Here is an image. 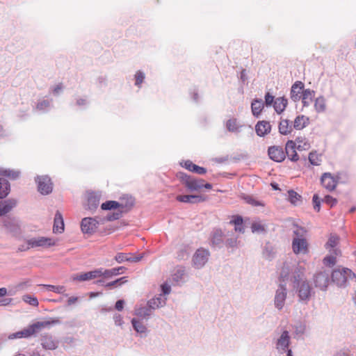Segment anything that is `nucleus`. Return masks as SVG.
Listing matches in <instances>:
<instances>
[{
	"label": "nucleus",
	"instance_id": "obj_41",
	"mask_svg": "<svg viewBox=\"0 0 356 356\" xmlns=\"http://www.w3.org/2000/svg\"><path fill=\"white\" fill-rule=\"evenodd\" d=\"M20 172L18 170L0 168V175L8 177L10 179H16L19 177Z\"/></svg>",
	"mask_w": 356,
	"mask_h": 356
},
{
	"label": "nucleus",
	"instance_id": "obj_60",
	"mask_svg": "<svg viewBox=\"0 0 356 356\" xmlns=\"http://www.w3.org/2000/svg\"><path fill=\"white\" fill-rule=\"evenodd\" d=\"M63 86L62 83H58L56 86L51 88V90L54 95H58L63 90Z\"/></svg>",
	"mask_w": 356,
	"mask_h": 356
},
{
	"label": "nucleus",
	"instance_id": "obj_58",
	"mask_svg": "<svg viewBox=\"0 0 356 356\" xmlns=\"http://www.w3.org/2000/svg\"><path fill=\"white\" fill-rule=\"evenodd\" d=\"M312 200L314 210L318 212L321 209V200L318 198V195H314Z\"/></svg>",
	"mask_w": 356,
	"mask_h": 356
},
{
	"label": "nucleus",
	"instance_id": "obj_34",
	"mask_svg": "<svg viewBox=\"0 0 356 356\" xmlns=\"http://www.w3.org/2000/svg\"><path fill=\"white\" fill-rule=\"evenodd\" d=\"M338 242L339 237L336 235H331L326 243V248L328 249L330 252H333L335 255H339L340 254V251L336 248Z\"/></svg>",
	"mask_w": 356,
	"mask_h": 356
},
{
	"label": "nucleus",
	"instance_id": "obj_8",
	"mask_svg": "<svg viewBox=\"0 0 356 356\" xmlns=\"http://www.w3.org/2000/svg\"><path fill=\"white\" fill-rule=\"evenodd\" d=\"M27 249L36 248H49L56 244V241L52 238L40 236L31 238L26 240Z\"/></svg>",
	"mask_w": 356,
	"mask_h": 356
},
{
	"label": "nucleus",
	"instance_id": "obj_33",
	"mask_svg": "<svg viewBox=\"0 0 356 356\" xmlns=\"http://www.w3.org/2000/svg\"><path fill=\"white\" fill-rule=\"evenodd\" d=\"M64 230V222L61 213L56 212L54 218L53 231L55 233H61Z\"/></svg>",
	"mask_w": 356,
	"mask_h": 356
},
{
	"label": "nucleus",
	"instance_id": "obj_18",
	"mask_svg": "<svg viewBox=\"0 0 356 356\" xmlns=\"http://www.w3.org/2000/svg\"><path fill=\"white\" fill-rule=\"evenodd\" d=\"M321 181L323 186L329 191H333L337 186V181L329 172L324 173L321 177Z\"/></svg>",
	"mask_w": 356,
	"mask_h": 356
},
{
	"label": "nucleus",
	"instance_id": "obj_39",
	"mask_svg": "<svg viewBox=\"0 0 356 356\" xmlns=\"http://www.w3.org/2000/svg\"><path fill=\"white\" fill-rule=\"evenodd\" d=\"M151 308L147 305V307H141L135 309V314L140 318L147 319L152 314Z\"/></svg>",
	"mask_w": 356,
	"mask_h": 356
},
{
	"label": "nucleus",
	"instance_id": "obj_62",
	"mask_svg": "<svg viewBox=\"0 0 356 356\" xmlns=\"http://www.w3.org/2000/svg\"><path fill=\"white\" fill-rule=\"evenodd\" d=\"M161 291H162V296L163 295H168L171 291V287L168 284L164 283L161 285Z\"/></svg>",
	"mask_w": 356,
	"mask_h": 356
},
{
	"label": "nucleus",
	"instance_id": "obj_32",
	"mask_svg": "<svg viewBox=\"0 0 356 356\" xmlns=\"http://www.w3.org/2000/svg\"><path fill=\"white\" fill-rule=\"evenodd\" d=\"M309 123V118L303 115H298L293 122V127L296 130L304 129Z\"/></svg>",
	"mask_w": 356,
	"mask_h": 356
},
{
	"label": "nucleus",
	"instance_id": "obj_30",
	"mask_svg": "<svg viewBox=\"0 0 356 356\" xmlns=\"http://www.w3.org/2000/svg\"><path fill=\"white\" fill-rule=\"evenodd\" d=\"M288 104V100L285 97H277L275 99L273 108L278 113H282L286 108Z\"/></svg>",
	"mask_w": 356,
	"mask_h": 356
},
{
	"label": "nucleus",
	"instance_id": "obj_59",
	"mask_svg": "<svg viewBox=\"0 0 356 356\" xmlns=\"http://www.w3.org/2000/svg\"><path fill=\"white\" fill-rule=\"evenodd\" d=\"M145 79V74L140 71H138L136 74V85L139 86Z\"/></svg>",
	"mask_w": 356,
	"mask_h": 356
},
{
	"label": "nucleus",
	"instance_id": "obj_63",
	"mask_svg": "<svg viewBox=\"0 0 356 356\" xmlns=\"http://www.w3.org/2000/svg\"><path fill=\"white\" fill-rule=\"evenodd\" d=\"M114 321L116 325H122L123 323L122 317L120 314H115L114 316Z\"/></svg>",
	"mask_w": 356,
	"mask_h": 356
},
{
	"label": "nucleus",
	"instance_id": "obj_50",
	"mask_svg": "<svg viewBox=\"0 0 356 356\" xmlns=\"http://www.w3.org/2000/svg\"><path fill=\"white\" fill-rule=\"evenodd\" d=\"M22 300L24 302L31 306L38 307L39 305L38 299L35 297L31 296L30 295H24L22 296Z\"/></svg>",
	"mask_w": 356,
	"mask_h": 356
},
{
	"label": "nucleus",
	"instance_id": "obj_15",
	"mask_svg": "<svg viewBox=\"0 0 356 356\" xmlns=\"http://www.w3.org/2000/svg\"><path fill=\"white\" fill-rule=\"evenodd\" d=\"M268 156L270 159L276 162H282L285 159V152L280 146H271L268 149Z\"/></svg>",
	"mask_w": 356,
	"mask_h": 356
},
{
	"label": "nucleus",
	"instance_id": "obj_23",
	"mask_svg": "<svg viewBox=\"0 0 356 356\" xmlns=\"http://www.w3.org/2000/svg\"><path fill=\"white\" fill-rule=\"evenodd\" d=\"M17 205V200L15 199H8L0 202V216L9 213Z\"/></svg>",
	"mask_w": 356,
	"mask_h": 356
},
{
	"label": "nucleus",
	"instance_id": "obj_54",
	"mask_svg": "<svg viewBox=\"0 0 356 356\" xmlns=\"http://www.w3.org/2000/svg\"><path fill=\"white\" fill-rule=\"evenodd\" d=\"M263 255L266 259L270 260L274 255L272 248L266 245L263 251Z\"/></svg>",
	"mask_w": 356,
	"mask_h": 356
},
{
	"label": "nucleus",
	"instance_id": "obj_14",
	"mask_svg": "<svg viewBox=\"0 0 356 356\" xmlns=\"http://www.w3.org/2000/svg\"><path fill=\"white\" fill-rule=\"evenodd\" d=\"M41 345L45 350H55L58 346V341L52 335L45 333L41 336Z\"/></svg>",
	"mask_w": 356,
	"mask_h": 356
},
{
	"label": "nucleus",
	"instance_id": "obj_45",
	"mask_svg": "<svg viewBox=\"0 0 356 356\" xmlns=\"http://www.w3.org/2000/svg\"><path fill=\"white\" fill-rule=\"evenodd\" d=\"M226 127L229 131L238 132L239 131V128L241 127V126L238 125L237 120L233 118L229 119L227 121Z\"/></svg>",
	"mask_w": 356,
	"mask_h": 356
},
{
	"label": "nucleus",
	"instance_id": "obj_25",
	"mask_svg": "<svg viewBox=\"0 0 356 356\" xmlns=\"http://www.w3.org/2000/svg\"><path fill=\"white\" fill-rule=\"evenodd\" d=\"M167 298L162 296V294H160L159 296L150 299L147 302V305L151 308L153 312L156 309L159 307H162L165 305Z\"/></svg>",
	"mask_w": 356,
	"mask_h": 356
},
{
	"label": "nucleus",
	"instance_id": "obj_26",
	"mask_svg": "<svg viewBox=\"0 0 356 356\" xmlns=\"http://www.w3.org/2000/svg\"><path fill=\"white\" fill-rule=\"evenodd\" d=\"M271 126L267 121H259L255 126V131L259 136H264L270 133Z\"/></svg>",
	"mask_w": 356,
	"mask_h": 356
},
{
	"label": "nucleus",
	"instance_id": "obj_48",
	"mask_svg": "<svg viewBox=\"0 0 356 356\" xmlns=\"http://www.w3.org/2000/svg\"><path fill=\"white\" fill-rule=\"evenodd\" d=\"M51 104V100L42 99L38 103L36 108L40 111H45L50 108Z\"/></svg>",
	"mask_w": 356,
	"mask_h": 356
},
{
	"label": "nucleus",
	"instance_id": "obj_5",
	"mask_svg": "<svg viewBox=\"0 0 356 356\" xmlns=\"http://www.w3.org/2000/svg\"><path fill=\"white\" fill-rule=\"evenodd\" d=\"M290 343L291 336L287 330L282 331L280 335L274 339L275 350L280 355L286 354V356H293Z\"/></svg>",
	"mask_w": 356,
	"mask_h": 356
},
{
	"label": "nucleus",
	"instance_id": "obj_10",
	"mask_svg": "<svg viewBox=\"0 0 356 356\" xmlns=\"http://www.w3.org/2000/svg\"><path fill=\"white\" fill-rule=\"evenodd\" d=\"M287 294L288 291L286 285L283 284H279L274 296V306L277 310L281 311L284 308Z\"/></svg>",
	"mask_w": 356,
	"mask_h": 356
},
{
	"label": "nucleus",
	"instance_id": "obj_37",
	"mask_svg": "<svg viewBox=\"0 0 356 356\" xmlns=\"http://www.w3.org/2000/svg\"><path fill=\"white\" fill-rule=\"evenodd\" d=\"M229 224L234 225L235 232L241 234L245 232V227L243 225V218L241 216H234V218L229 221Z\"/></svg>",
	"mask_w": 356,
	"mask_h": 356
},
{
	"label": "nucleus",
	"instance_id": "obj_20",
	"mask_svg": "<svg viewBox=\"0 0 356 356\" xmlns=\"http://www.w3.org/2000/svg\"><path fill=\"white\" fill-rule=\"evenodd\" d=\"M176 200L180 202L195 204L205 201V197L199 195H179Z\"/></svg>",
	"mask_w": 356,
	"mask_h": 356
},
{
	"label": "nucleus",
	"instance_id": "obj_42",
	"mask_svg": "<svg viewBox=\"0 0 356 356\" xmlns=\"http://www.w3.org/2000/svg\"><path fill=\"white\" fill-rule=\"evenodd\" d=\"M314 109L317 113H323L326 110L325 99L323 96L316 98L314 101Z\"/></svg>",
	"mask_w": 356,
	"mask_h": 356
},
{
	"label": "nucleus",
	"instance_id": "obj_27",
	"mask_svg": "<svg viewBox=\"0 0 356 356\" xmlns=\"http://www.w3.org/2000/svg\"><path fill=\"white\" fill-rule=\"evenodd\" d=\"M293 126L291 125L290 121L287 119H281L279 125H278V129L279 133L282 135H289L293 131Z\"/></svg>",
	"mask_w": 356,
	"mask_h": 356
},
{
	"label": "nucleus",
	"instance_id": "obj_36",
	"mask_svg": "<svg viewBox=\"0 0 356 356\" xmlns=\"http://www.w3.org/2000/svg\"><path fill=\"white\" fill-rule=\"evenodd\" d=\"M223 234L221 230L216 229L213 232L211 237V245L220 248L223 244Z\"/></svg>",
	"mask_w": 356,
	"mask_h": 356
},
{
	"label": "nucleus",
	"instance_id": "obj_28",
	"mask_svg": "<svg viewBox=\"0 0 356 356\" xmlns=\"http://www.w3.org/2000/svg\"><path fill=\"white\" fill-rule=\"evenodd\" d=\"M315 96V92L311 89H305L301 95L302 106L304 107L309 106L312 102Z\"/></svg>",
	"mask_w": 356,
	"mask_h": 356
},
{
	"label": "nucleus",
	"instance_id": "obj_55",
	"mask_svg": "<svg viewBox=\"0 0 356 356\" xmlns=\"http://www.w3.org/2000/svg\"><path fill=\"white\" fill-rule=\"evenodd\" d=\"M245 200L247 203H248L252 206H255V207L264 206V204L261 202L255 200L253 197L250 196V195H248L247 197H245Z\"/></svg>",
	"mask_w": 356,
	"mask_h": 356
},
{
	"label": "nucleus",
	"instance_id": "obj_17",
	"mask_svg": "<svg viewBox=\"0 0 356 356\" xmlns=\"http://www.w3.org/2000/svg\"><path fill=\"white\" fill-rule=\"evenodd\" d=\"M102 277V270L97 268L94 270L81 273L73 277L74 280L87 281Z\"/></svg>",
	"mask_w": 356,
	"mask_h": 356
},
{
	"label": "nucleus",
	"instance_id": "obj_21",
	"mask_svg": "<svg viewBox=\"0 0 356 356\" xmlns=\"http://www.w3.org/2000/svg\"><path fill=\"white\" fill-rule=\"evenodd\" d=\"M143 258V254H139L137 257L132 256L131 253L119 252L115 257V260L121 264L124 261L129 262H138Z\"/></svg>",
	"mask_w": 356,
	"mask_h": 356
},
{
	"label": "nucleus",
	"instance_id": "obj_47",
	"mask_svg": "<svg viewBox=\"0 0 356 356\" xmlns=\"http://www.w3.org/2000/svg\"><path fill=\"white\" fill-rule=\"evenodd\" d=\"M289 200L291 204L298 205L301 202V196L294 191H289Z\"/></svg>",
	"mask_w": 356,
	"mask_h": 356
},
{
	"label": "nucleus",
	"instance_id": "obj_52",
	"mask_svg": "<svg viewBox=\"0 0 356 356\" xmlns=\"http://www.w3.org/2000/svg\"><path fill=\"white\" fill-rule=\"evenodd\" d=\"M309 161L313 165H318L321 163V156L316 152H311L309 154Z\"/></svg>",
	"mask_w": 356,
	"mask_h": 356
},
{
	"label": "nucleus",
	"instance_id": "obj_40",
	"mask_svg": "<svg viewBox=\"0 0 356 356\" xmlns=\"http://www.w3.org/2000/svg\"><path fill=\"white\" fill-rule=\"evenodd\" d=\"M10 193V184L8 180L0 178V199L6 197Z\"/></svg>",
	"mask_w": 356,
	"mask_h": 356
},
{
	"label": "nucleus",
	"instance_id": "obj_24",
	"mask_svg": "<svg viewBox=\"0 0 356 356\" xmlns=\"http://www.w3.org/2000/svg\"><path fill=\"white\" fill-rule=\"evenodd\" d=\"M100 195L97 193H89L87 199V209L94 211L99 204Z\"/></svg>",
	"mask_w": 356,
	"mask_h": 356
},
{
	"label": "nucleus",
	"instance_id": "obj_4",
	"mask_svg": "<svg viewBox=\"0 0 356 356\" xmlns=\"http://www.w3.org/2000/svg\"><path fill=\"white\" fill-rule=\"evenodd\" d=\"M332 281L339 287H346L349 282H356L355 274L348 268L334 269L331 275Z\"/></svg>",
	"mask_w": 356,
	"mask_h": 356
},
{
	"label": "nucleus",
	"instance_id": "obj_11",
	"mask_svg": "<svg viewBox=\"0 0 356 356\" xmlns=\"http://www.w3.org/2000/svg\"><path fill=\"white\" fill-rule=\"evenodd\" d=\"M102 222V219L97 220L95 218H84L81 220V228L84 234H92L96 232L99 225Z\"/></svg>",
	"mask_w": 356,
	"mask_h": 356
},
{
	"label": "nucleus",
	"instance_id": "obj_35",
	"mask_svg": "<svg viewBox=\"0 0 356 356\" xmlns=\"http://www.w3.org/2000/svg\"><path fill=\"white\" fill-rule=\"evenodd\" d=\"M264 108V103L261 99H255L252 102L251 109L252 115L258 118Z\"/></svg>",
	"mask_w": 356,
	"mask_h": 356
},
{
	"label": "nucleus",
	"instance_id": "obj_44",
	"mask_svg": "<svg viewBox=\"0 0 356 356\" xmlns=\"http://www.w3.org/2000/svg\"><path fill=\"white\" fill-rule=\"evenodd\" d=\"M40 286L45 288L48 291H53L58 294H63L66 291V289L64 286H55L51 284H41Z\"/></svg>",
	"mask_w": 356,
	"mask_h": 356
},
{
	"label": "nucleus",
	"instance_id": "obj_46",
	"mask_svg": "<svg viewBox=\"0 0 356 356\" xmlns=\"http://www.w3.org/2000/svg\"><path fill=\"white\" fill-rule=\"evenodd\" d=\"M293 333L296 337L302 336L306 330V325L304 323L298 322L293 326Z\"/></svg>",
	"mask_w": 356,
	"mask_h": 356
},
{
	"label": "nucleus",
	"instance_id": "obj_61",
	"mask_svg": "<svg viewBox=\"0 0 356 356\" xmlns=\"http://www.w3.org/2000/svg\"><path fill=\"white\" fill-rule=\"evenodd\" d=\"M274 97L271 95L269 92L266 93L265 95V104L267 106H271L273 104H274Z\"/></svg>",
	"mask_w": 356,
	"mask_h": 356
},
{
	"label": "nucleus",
	"instance_id": "obj_57",
	"mask_svg": "<svg viewBox=\"0 0 356 356\" xmlns=\"http://www.w3.org/2000/svg\"><path fill=\"white\" fill-rule=\"evenodd\" d=\"M323 202L326 203L330 207H332L333 206H334L337 204V200L330 195H326L324 197Z\"/></svg>",
	"mask_w": 356,
	"mask_h": 356
},
{
	"label": "nucleus",
	"instance_id": "obj_31",
	"mask_svg": "<svg viewBox=\"0 0 356 356\" xmlns=\"http://www.w3.org/2000/svg\"><path fill=\"white\" fill-rule=\"evenodd\" d=\"M125 268L123 266L113 268L111 269H104L103 268H100V270H102V277H104L105 278H111L113 276L120 275L122 273L121 270H123Z\"/></svg>",
	"mask_w": 356,
	"mask_h": 356
},
{
	"label": "nucleus",
	"instance_id": "obj_56",
	"mask_svg": "<svg viewBox=\"0 0 356 356\" xmlns=\"http://www.w3.org/2000/svg\"><path fill=\"white\" fill-rule=\"evenodd\" d=\"M226 246L229 248H235L237 247L238 241L236 237L227 238L225 242Z\"/></svg>",
	"mask_w": 356,
	"mask_h": 356
},
{
	"label": "nucleus",
	"instance_id": "obj_12",
	"mask_svg": "<svg viewBox=\"0 0 356 356\" xmlns=\"http://www.w3.org/2000/svg\"><path fill=\"white\" fill-rule=\"evenodd\" d=\"M38 183V191L42 195H48L51 193L53 186L50 178L47 176H38L35 178Z\"/></svg>",
	"mask_w": 356,
	"mask_h": 356
},
{
	"label": "nucleus",
	"instance_id": "obj_1",
	"mask_svg": "<svg viewBox=\"0 0 356 356\" xmlns=\"http://www.w3.org/2000/svg\"><path fill=\"white\" fill-rule=\"evenodd\" d=\"M305 267L300 263L290 266L284 263L280 276L284 280H290L292 287L296 291L300 301L307 302L312 296V287L309 282L304 279Z\"/></svg>",
	"mask_w": 356,
	"mask_h": 356
},
{
	"label": "nucleus",
	"instance_id": "obj_6",
	"mask_svg": "<svg viewBox=\"0 0 356 356\" xmlns=\"http://www.w3.org/2000/svg\"><path fill=\"white\" fill-rule=\"evenodd\" d=\"M101 208L102 210H114L111 214H109L107 216V220L112 221L121 218L124 206L116 201L109 200L104 202L101 205Z\"/></svg>",
	"mask_w": 356,
	"mask_h": 356
},
{
	"label": "nucleus",
	"instance_id": "obj_9",
	"mask_svg": "<svg viewBox=\"0 0 356 356\" xmlns=\"http://www.w3.org/2000/svg\"><path fill=\"white\" fill-rule=\"evenodd\" d=\"M210 256V252L204 248L197 249L193 256L192 264L197 269L203 268L207 263Z\"/></svg>",
	"mask_w": 356,
	"mask_h": 356
},
{
	"label": "nucleus",
	"instance_id": "obj_19",
	"mask_svg": "<svg viewBox=\"0 0 356 356\" xmlns=\"http://www.w3.org/2000/svg\"><path fill=\"white\" fill-rule=\"evenodd\" d=\"M304 86V83L300 81H296L293 84L291 90V99L293 102H298L301 99V95L305 90Z\"/></svg>",
	"mask_w": 356,
	"mask_h": 356
},
{
	"label": "nucleus",
	"instance_id": "obj_7",
	"mask_svg": "<svg viewBox=\"0 0 356 356\" xmlns=\"http://www.w3.org/2000/svg\"><path fill=\"white\" fill-rule=\"evenodd\" d=\"M179 178L182 184L191 192L198 191L203 188V182L204 181L202 179H197L183 172L179 173Z\"/></svg>",
	"mask_w": 356,
	"mask_h": 356
},
{
	"label": "nucleus",
	"instance_id": "obj_53",
	"mask_svg": "<svg viewBox=\"0 0 356 356\" xmlns=\"http://www.w3.org/2000/svg\"><path fill=\"white\" fill-rule=\"evenodd\" d=\"M336 256L333 252H332L331 254L329 256H327L323 259V263L325 266H328L330 267L333 266L336 262Z\"/></svg>",
	"mask_w": 356,
	"mask_h": 356
},
{
	"label": "nucleus",
	"instance_id": "obj_13",
	"mask_svg": "<svg viewBox=\"0 0 356 356\" xmlns=\"http://www.w3.org/2000/svg\"><path fill=\"white\" fill-rule=\"evenodd\" d=\"M330 282V273L327 271H321L314 276V283L316 287L322 290L325 289Z\"/></svg>",
	"mask_w": 356,
	"mask_h": 356
},
{
	"label": "nucleus",
	"instance_id": "obj_29",
	"mask_svg": "<svg viewBox=\"0 0 356 356\" xmlns=\"http://www.w3.org/2000/svg\"><path fill=\"white\" fill-rule=\"evenodd\" d=\"M183 166L188 170L195 172L198 175H204L207 172L206 168L194 164L190 160H187V161H184V164Z\"/></svg>",
	"mask_w": 356,
	"mask_h": 356
},
{
	"label": "nucleus",
	"instance_id": "obj_2",
	"mask_svg": "<svg viewBox=\"0 0 356 356\" xmlns=\"http://www.w3.org/2000/svg\"><path fill=\"white\" fill-rule=\"evenodd\" d=\"M307 231L302 227L295 226L293 230L292 250L295 254H307L309 243L305 238Z\"/></svg>",
	"mask_w": 356,
	"mask_h": 356
},
{
	"label": "nucleus",
	"instance_id": "obj_64",
	"mask_svg": "<svg viewBox=\"0 0 356 356\" xmlns=\"http://www.w3.org/2000/svg\"><path fill=\"white\" fill-rule=\"evenodd\" d=\"M124 301L123 300H119L115 303V309L118 311L122 310L124 307Z\"/></svg>",
	"mask_w": 356,
	"mask_h": 356
},
{
	"label": "nucleus",
	"instance_id": "obj_22",
	"mask_svg": "<svg viewBox=\"0 0 356 356\" xmlns=\"http://www.w3.org/2000/svg\"><path fill=\"white\" fill-rule=\"evenodd\" d=\"M296 144L293 140H288L285 147V156L287 155L288 158L292 161H296L299 157L296 151Z\"/></svg>",
	"mask_w": 356,
	"mask_h": 356
},
{
	"label": "nucleus",
	"instance_id": "obj_49",
	"mask_svg": "<svg viewBox=\"0 0 356 356\" xmlns=\"http://www.w3.org/2000/svg\"><path fill=\"white\" fill-rule=\"evenodd\" d=\"M127 282V280L126 279V277H120L115 281H113V282L106 284L105 288L109 289H111L112 287H115L117 286H120L124 283H126Z\"/></svg>",
	"mask_w": 356,
	"mask_h": 356
},
{
	"label": "nucleus",
	"instance_id": "obj_51",
	"mask_svg": "<svg viewBox=\"0 0 356 356\" xmlns=\"http://www.w3.org/2000/svg\"><path fill=\"white\" fill-rule=\"evenodd\" d=\"M251 230L253 233H262L265 232V226L261 222H253L251 226Z\"/></svg>",
	"mask_w": 356,
	"mask_h": 356
},
{
	"label": "nucleus",
	"instance_id": "obj_38",
	"mask_svg": "<svg viewBox=\"0 0 356 356\" xmlns=\"http://www.w3.org/2000/svg\"><path fill=\"white\" fill-rule=\"evenodd\" d=\"M3 224L4 227L10 232H15L18 229V225L15 218L7 217L3 219Z\"/></svg>",
	"mask_w": 356,
	"mask_h": 356
},
{
	"label": "nucleus",
	"instance_id": "obj_43",
	"mask_svg": "<svg viewBox=\"0 0 356 356\" xmlns=\"http://www.w3.org/2000/svg\"><path fill=\"white\" fill-rule=\"evenodd\" d=\"M131 324L134 329L139 334H145L147 331V327L143 323V322L136 318H133L131 320Z\"/></svg>",
	"mask_w": 356,
	"mask_h": 356
},
{
	"label": "nucleus",
	"instance_id": "obj_16",
	"mask_svg": "<svg viewBox=\"0 0 356 356\" xmlns=\"http://www.w3.org/2000/svg\"><path fill=\"white\" fill-rule=\"evenodd\" d=\"M186 269L183 266H177L172 274V280L174 284L181 285L186 282Z\"/></svg>",
	"mask_w": 356,
	"mask_h": 356
},
{
	"label": "nucleus",
	"instance_id": "obj_3",
	"mask_svg": "<svg viewBox=\"0 0 356 356\" xmlns=\"http://www.w3.org/2000/svg\"><path fill=\"white\" fill-rule=\"evenodd\" d=\"M60 321L58 318H53L49 321H38L32 325H30L24 330L13 333L9 336V339H20V338H28L34 334L38 332L42 329L48 327L52 325L60 324Z\"/></svg>",
	"mask_w": 356,
	"mask_h": 356
}]
</instances>
